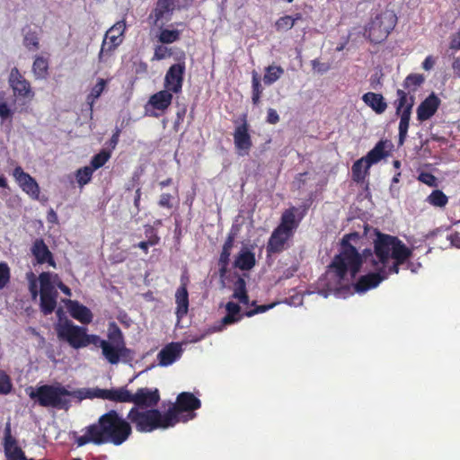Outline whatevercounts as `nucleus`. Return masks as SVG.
I'll use <instances>...</instances> for the list:
<instances>
[{
  "label": "nucleus",
  "mask_w": 460,
  "mask_h": 460,
  "mask_svg": "<svg viewBox=\"0 0 460 460\" xmlns=\"http://www.w3.org/2000/svg\"><path fill=\"white\" fill-rule=\"evenodd\" d=\"M358 237L357 233L343 237L341 251L334 257L327 273L328 276L333 275L339 285L346 286L353 280L362 263L369 264L375 272L361 277L355 284V290L358 293L374 288L390 274L398 273L399 266L412 253V251L397 237L376 232L374 252L366 250L360 256L355 247L349 243L351 239Z\"/></svg>",
  "instance_id": "f257e3e1"
},
{
  "label": "nucleus",
  "mask_w": 460,
  "mask_h": 460,
  "mask_svg": "<svg viewBox=\"0 0 460 460\" xmlns=\"http://www.w3.org/2000/svg\"><path fill=\"white\" fill-rule=\"evenodd\" d=\"M93 169L91 166H84L76 172V181L80 186H84L87 184L91 179L93 172Z\"/></svg>",
  "instance_id": "a19ab883"
},
{
  "label": "nucleus",
  "mask_w": 460,
  "mask_h": 460,
  "mask_svg": "<svg viewBox=\"0 0 460 460\" xmlns=\"http://www.w3.org/2000/svg\"><path fill=\"white\" fill-rule=\"evenodd\" d=\"M427 200L435 207H445L448 201L447 197L439 190H433Z\"/></svg>",
  "instance_id": "58836bf2"
},
{
  "label": "nucleus",
  "mask_w": 460,
  "mask_h": 460,
  "mask_svg": "<svg viewBox=\"0 0 460 460\" xmlns=\"http://www.w3.org/2000/svg\"><path fill=\"white\" fill-rule=\"evenodd\" d=\"M227 314L222 319L221 323L218 327H215L214 331H222L225 325L232 324L238 322L241 319L240 306L234 303L228 302L226 304Z\"/></svg>",
  "instance_id": "c85d7f7f"
},
{
  "label": "nucleus",
  "mask_w": 460,
  "mask_h": 460,
  "mask_svg": "<svg viewBox=\"0 0 460 460\" xmlns=\"http://www.w3.org/2000/svg\"><path fill=\"white\" fill-rule=\"evenodd\" d=\"M396 22V15L392 11H385L377 15L367 31L370 40L375 43L385 40L394 28Z\"/></svg>",
  "instance_id": "9d476101"
},
{
  "label": "nucleus",
  "mask_w": 460,
  "mask_h": 460,
  "mask_svg": "<svg viewBox=\"0 0 460 460\" xmlns=\"http://www.w3.org/2000/svg\"><path fill=\"white\" fill-rule=\"evenodd\" d=\"M59 277L58 274L50 272H42L39 276L40 307L45 314H51L57 305Z\"/></svg>",
  "instance_id": "6e6552de"
},
{
  "label": "nucleus",
  "mask_w": 460,
  "mask_h": 460,
  "mask_svg": "<svg viewBox=\"0 0 460 460\" xmlns=\"http://www.w3.org/2000/svg\"><path fill=\"white\" fill-rule=\"evenodd\" d=\"M391 147V144L387 140L379 141L375 147L370 150L364 158L367 161V168H370L371 165L377 164L382 159L388 155V149Z\"/></svg>",
  "instance_id": "412c9836"
},
{
  "label": "nucleus",
  "mask_w": 460,
  "mask_h": 460,
  "mask_svg": "<svg viewBox=\"0 0 460 460\" xmlns=\"http://www.w3.org/2000/svg\"><path fill=\"white\" fill-rule=\"evenodd\" d=\"M434 63H435V62H434L433 58H432L430 56H429V57H427V58H425V60L423 61V63H422V67H423V69H425L426 71H429V70H430V69L433 67Z\"/></svg>",
  "instance_id": "052dcab7"
},
{
  "label": "nucleus",
  "mask_w": 460,
  "mask_h": 460,
  "mask_svg": "<svg viewBox=\"0 0 460 460\" xmlns=\"http://www.w3.org/2000/svg\"><path fill=\"white\" fill-rule=\"evenodd\" d=\"M158 237H155V239L150 240L148 242H140L137 244V247L144 250L145 252H147L148 246L156 244L158 243Z\"/></svg>",
  "instance_id": "bf43d9fd"
},
{
  "label": "nucleus",
  "mask_w": 460,
  "mask_h": 460,
  "mask_svg": "<svg viewBox=\"0 0 460 460\" xmlns=\"http://www.w3.org/2000/svg\"><path fill=\"white\" fill-rule=\"evenodd\" d=\"M10 278L9 268L5 263H0V289L5 286Z\"/></svg>",
  "instance_id": "09e8293b"
},
{
  "label": "nucleus",
  "mask_w": 460,
  "mask_h": 460,
  "mask_svg": "<svg viewBox=\"0 0 460 460\" xmlns=\"http://www.w3.org/2000/svg\"><path fill=\"white\" fill-rule=\"evenodd\" d=\"M101 388H80L74 391H69V398H75L78 402H81L84 399H93L100 398Z\"/></svg>",
  "instance_id": "2f4dec72"
},
{
  "label": "nucleus",
  "mask_w": 460,
  "mask_h": 460,
  "mask_svg": "<svg viewBox=\"0 0 460 460\" xmlns=\"http://www.w3.org/2000/svg\"><path fill=\"white\" fill-rule=\"evenodd\" d=\"M299 17V15H297L296 18H293L289 15L280 17L275 23L277 31H286L290 30L295 25L296 20Z\"/></svg>",
  "instance_id": "79ce46f5"
},
{
  "label": "nucleus",
  "mask_w": 460,
  "mask_h": 460,
  "mask_svg": "<svg viewBox=\"0 0 460 460\" xmlns=\"http://www.w3.org/2000/svg\"><path fill=\"white\" fill-rule=\"evenodd\" d=\"M111 154L108 151L102 150L96 155H94L91 161V167L93 170H97L103 166L105 163L110 159Z\"/></svg>",
  "instance_id": "37998d69"
},
{
  "label": "nucleus",
  "mask_w": 460,
  "mask_h": 460,
  "mask_svg": "<svg viewBox=\"0 0 460 460\" xmlns=\"http://www.w3.org/2000/svg\"><path fill=\"white\" fill-rule=\"evenodd\" d=\"M94 426L102 444L112 443L116 446L125 442L132 430L130 424L115 411L102 415Z\"/></svg>",
  "instance_id": "f03ea898"
},
{
  "label": "nucleus",
  "mask_w": 460,
  "mask_h": 460,
  "mask_svg": "<svg viewBox=\"0 0 460 460\" xmlns=\"http://www.w3.org/2000/svg\"><path fill=\"white\" fill-rule=\"evenodd\" d=\"M440 100L434 93L427 97L417 109V118L424 121L431 118L438 109Z\"/></svg>",
  "instance_id": "aec40b11"
},
{
  "label": "nucleus",
  "mask_w": 460,
  "mask_h": 460,
  "mask_svg": "<svg viewBox=\"0 0 460 460\" xmlns=\"http://www.w3.org/2000/svg\"><path fill=\"white\" fill-rule=\"evenodd\" d=\"M254 264V254L246 248L241 250L234 261V266L242 270H251Z\"/></svg>",
  "instance_id": "c756f323"
},
{
  "label": "nucleus",
  "mask_w": 460,
  "mask_h": 460,
  "mask_svg": "<svg viewBox=\"0 0 460 460\" xmlns=\"http://www.w3.org/2000/svg\"><path fill=\"white\" fill-rule=\"evenodd\" d=\"M102 349L105 359L111 365H117L123 358H127L128 349L126 348L122 333L117 327L110 332L109 340H102L98 336V341L93 344Z\"/></svg>",
  "instance_id": "0eeeda50"
},
{
  "label": "nucleus",
  "mask_w": 460,
  "mask_h": 460,
  "mask_svg": "<svg viewBox=\"0 0 460 460\" xmlns=\"http://www.w3.org/2000/svg\"><path fill=\"white\" fill-rule=\"evenodd\" d=\"M233 296L243 304H248V296L245 291V282L243 279H238L234 285Z\"/></svg>",
  "instance_id": "ea45409f"
},
{
  "label": "nucleus",
  "mask_w": 460,
  "mask_h": 460,
  "mask_svg": "<svg viewBox=\"0 0 460 460\" xmlns=\"http://www.w3.org/2000/svg\"><path fill=\"white\" fill-rule=\"evenodd\" d=\"M12 387L10 379L4 373H0V394H6Z\"/></svg>",
  "instance_id": "de8ad7c7"
},
{
  "label": "nucleus",
  "mask_w": 460,
  "mask_h": 460,
  "mask_svg": "<svg viewBox=\"0 0 460 460\" xmlns=\"http://www.w3.org/2000/svg\"><path fill=\"white\" fill-rule=\"evenodd\" d=\"M399 115H400L399 137H400V141L402 142L407 135V132H408L411 115H408V112L406 114H405V112H403L402 114H399Z\"/></svg>",
  "instance_id": "c03bdc74"
},
{
  "label": "nucleus",
  "mask_w": 460,
  "mask_h": 460,
  "mask_svg": "<svg viewBox=\"0 0 460 460\" xmlns=\"http://www.w3.org/2000/svg\"><path fill=\"white\" fill-rule=\"evenodd\" d=\"M100 394V398L114 402H131L133 400V394L123 387L119 389H101Z\"/></svg>",
  "instance_id": "b1692460"
},
{
  "label": "nucleus",
  "mask_w": 460,
  "mask_h": 460,
  "mask_svg": "<svg viewBox=\"0 0 460 460\" xmlns=\"http://www.w3.org/2000/svg\"><path fill=\"white\" fill-rule=\"evenodd\" d=\"M451 48L460 49V32L453 39Z\"/></svg>",
  "instance_id": "69168bd1"
},
{
  "label": "nucleus",
  "mask_w": 460,
  "mask_h": 460,
  "mask_svg": "<svg viewBox=\"0 0 460 460\" xmlns=\"http://www.w3.org/2000/svg\"><path fill=\"white\" fill-rule=\"evenodd\" d=\"M184 70V64L179 63L172 65L165 74L164 82V89L173 93H180L182 88Z\"/></svg>",
  "instance_id": "2eb2a0df"
},
{
  "label": "nucleus",
  "mask_w": 460,
  "mask_h": 460,
  "mask_svg": "<svg viewBox=\"0 0 460 460\" xmlns=\"http://www.w3.org/2000/svg\"><path fill=\"white\" fill-rule=\"evenodd\" d=\"M369 168H367V161L364 157L357 160L352 165V176L356 181H361L365 179Z\"/></svg>",
  "instance_id": "f704fd0d"
},
{
  "label": "nucleus",
  "mask_w": 460,
  "mask_h": 460,
  "mask_svg": "<svg viewBox=\"0 0 460 460\" xmlns=\"http://www.w3.org/2000/svg\"><path fill=\"white\" fill-rule=\"evenodd\" d=\"M140 198H141V190H140V189H137L136 190V196H135V199H134V205L137 208H138V206H139Z\"/></svg>",
  "instance_id": "774afa93"
},
{
  "label": "nucleus",
  "mask_w": 460,
  "mask_h": 460,
  "mask_svg": "<svg viewBox=\"0 0 460 460\" xmlns=\"http://www.w3.org/2000/svg\"><path fill=\"white\" fill-rule=\"evenodd\" d=\"M88 443H93L96 445L102 444L101 437H99L97 429L93 425L89 426L84 435L76 438V444L78 447H82Z\"/></svg>",
  "instance_id": "7c9ffc66"
},
{
  "label": "nucleus",
  "mask_w": 460,
  "mask_h": 460,
  "mask_svg": "<svg viewBox=\"0 0 460 460\" xmlns=\"http://www.w3.org/2000/svg\"><path fill=\"white\" fill-rule=\"evenodd\" d=\"M234 142L239 155L243 156L249 154L252 144L246 123L236 127L234 133Z\"/></svg>",
  "instance_id": "f3484780"
},
{
  "label": "nucleus",
  "mask_w": 460,
  "mask_h": 460,
  "mask_svg": "<svg viewBox=\"0 0 460 460\" xmlns=\"http://www.w3.org/2000/svg\"><path fill=\"white\" fill-rule=\"evenodd\" d=\"M396 105V113L405 114L408 112V115L411 114V109L414 105V96L410 93H405L403 90H397V100L395 102Z\"/></svg>",
  "instance_id": "393cba45"
},
{
  "label": "nucleus",
  "mask_w": 460,
  "mask_h": 460,
  "mask_svg": "<svg viewBox=\"0 0 460 460\" xmlns=\"http://www.w3.org/2000/svg\"><path fill=\"white\" fill-rule=\"evenodd\" d=\"M49 63L42 57H37L32 65V73L36 79H43L48 74Z\"/></svg>",
  "instance_id": "473e14b6"
},
{
  "label": "nucleus",
  "mask_w": 460,
  "mask_h": 460,
  "mask_svg": "<svg viewBox=\"0 0 460 460\" xmlns=\"http://www.w3.org/2000/svg\"><path fill=\"white\" fill-rule=\"evenodd\" d=\"M125 30V22L119 21L106 31L99 54V58L101 60L103 58L105 54L111 53L118 46L122 43Z\"/></svg>",
  "instance_id": "f8f14e48"
},
{
  "label": "nucleus",
  "mask_w": 460,
  "mask_h": 460,
  "mask_svg": "<svg viewBox=\"0 0 460 460\" xmlns=\"http://www.w3.org/2000/svg\"><path fill=\"white\" fill-rule=\"evenodd\" d=\"M13 176L20 188L28 194L31 199H38L40 197V187L37 181L22 167L17 166L13 172Z\"/></svg>",
  "instance_id": "4468645a"
},
{
  "label": "nucleus",
  "mask_w": 460,
  "mask_h": 460,
  "mask_svg": "<svg viewBox=\"0 0 460 460\" xmlns=\"http://www.w3.org/2000/svg\"><path fill=\"white\" fill-rule=\"evenodd\" d=\"M362 100L377 114H382L387 108V103L380 93L368 92L362 96Z\"/></svg>",
  "instance_id": "a878e982"
},
{
  "label": "nucleus",
  "mask_w": 460,
  "mask_h": 460,
  "mask_svg": "<svg viewBox=\"0 0 460 460\" xmlns=\"http://www.w3.org/2000/svg\"><path fill=\"white\" fill-rule=\"evenodd\" d=\"M56 331L58 339L66 341L76 349L98 341L97 335L87 334L85 328L75 325L69 320L59 322L56 326Z\"/></svg>",
  "instance_id": "423d86ee"
},
{
  "label": "nucleus",
  "mask_w": 460,
  "mask_h": 460,
  "mask_svg": "<svg viewBox=\"0 0 460 460\" xmlns=\"http://www.w3.org/2000/svg\"><path fill=\"white\" fill-rule=\"evenodd\" d=\"M31 252L36 258L38 263L48 262L50 266L56 267V263L52 258V254L43 240L38 239L34 242Z\"/></svg>",
  "instance_id": "5701e85b"
},
{
  "label": "nucleus",
  "mask_w": 460,
  "mask_h": 460,
  "mask_svg": "<svg viewBox=\"0 0 460 460\" xmlns=\"http://www.w3.org/2000/svg\"><path fill=\"white\" fill-rule=\"evenodd\" d=\"M177 8L175 0H158L156 6L150 14L149 19L159 29L171 20L174 9Z\"/></svg>",
  "instance_id": "ddd939ff"
},
{
  "label": "nucleus",
  "mask_w": 460,
  "mask_h": 460,
  "mask_svg": "<svg viewBox=\"0 0 460 460\" xmlns=\"http://www.w3.org/2000/svg\"><path fill=\"white\" fill-rule=\"evenodd\" d=\"M26 394L43 407L66 410L70 406L69 390L60 384L30 386Z\"/></svg>",
  "instance_id": "7ed1b4c3"
},
{
  "label": "nucleus",
  "mask_w": 460,
  "mask_h": 460,
  "mask_svg": "<svg viewBox=\"0 0 460 460\" xmlns=\"http://www.w3.org/2000/svg\"><path fill=\"white\" fill-rule=\"evenodd\" d=\"M283 73L284 70L282 67L278 66H270L266 68L263 81L268 85L272 84L283 75Z\"/></svg>",
  "instance_id": "c9c22d12"
},
{
  "label": "nucleus",
  "mask_w": 460,
  "mask_h": 460,
  "mask_svg": "<svg viewBox=\"0 0 460 460\" xmlns=\"http://www.w3.org/2000/svg\"><path fill=\"white\" fill-rule=\"evenodd\" d=\"M300 220L301 217H297V208H291L285 210L279 226L273 231L269 240L268 251L271 252L282 251L287 241L293 236Z\"/></svg>",
  "instance_id": "39448f33"
},
{
  "label": "nucleus",
  "mask_w": 460,
  "mask_h": 460,
  "mask_svg": "<svg viewBox=\"0 0 460 460\" xmlns=\"http://www.w3.org/2000/svg\"><path fill=\"white\" fill-rule=\"evenodd\" d=\"M15 102L13 100L9 101L6 93L4 91L0 90V119L1 122H4L6 120H12L14 113L15 108L13 107Z\"/></svg>",
  "instance_id": "cd10ccee"
},
{
  "label": "nucleus",
  "mask_w": 460,
  "mask_h": 460,
  "mask_svg": "<svg viewBox=\"0 0 460 460\" xmlns=\"http://www.w3.org/2000/svg\"><path fill=\"white\" fill-rule=\"evenodd\" d=\"M424 82V77L420 74L410 75L404 80V87L408 92L414 93L418 87Z\"/></svg>",
  "instance_id": "e433bc0d"
},
{
  "label": "nucleus",
  "mask_w": 460,
  "mask_h": 460,
  "mask_svg": "<svg viewBox=\"0 0 460 460\" xmlns=\"http://www.w3.org/2000/svg\"><path fill=\"white\" fill-rule=\"evenodd\" d=\"M230 253H231L230 251H226L224 249L222 250V252H221L220 258H219V264L221 266V268H220L221 275H224L226 271V267H227V264L229 261Z\"/></svg>",
  "instance_id": "8fccbe9b"
},
{
  "label": "nucleus",
  "mask_w": 460,
  "mask_h": 460,
  "mask_svg": "<svg viewBox=\"0 0 460 460\" xmlns=\"http://www.w3.org/2000/svg\"><path fill=\"white\" fill-rule=\"evenodd\" d=\"M200 407V401L196 398L191 393H181L176 400V402L169 408L167 413H172V426L181 421L186 422L195 417L192 411Z\"/></svg>",
  "instance_id": "1a4fd4ad"
},
{
  "label": "nucleus",
  "mask_w": 460,
  "mask_h": 460,
  "mask_svg": "<svg viewBox=\"0 0 460 460\" xmlns=\"http://www.w3.org/2000/svg\"><path fill=\"white\" fill-rule=\"evenodd\" d=\"M62 302L66 305L73 318L82 323H90L92 322L93 314L89 308L75 300L64 299Z\"/></svg>",
  "instance_id": "a211bd4d"
},
{
  "label": "nucleus",
  "mask_w": 460,
  "mask_h": 460,
  "mask_svg": "<svg viewBox=\"0 0 460 460\" xmlns=\"http://www.w3.org/2000/svg\"><path fill=\"white\" fill-rule=\"evenodd\" d=\"M274 305H261V306H258L255 310L253 311H250V312H247L246 313V315L251 317L252 315H254L255 314H259V313H264L266 312L268 309L270 308H272Z\"/></svg>",
  "instance_id": "4d7b16f0"
},
{
  "label": "nucleus",
  "mask_w": 460,
  "mask_h": 460,
  "mask_svg": "<svg viewBox=\"0 0 460 460\" xmlns=\"http://www.w3.org/2000/svg\"><path fill=\"white\" fill-rule=\"evenodd\" d=\"M180 37L178 30L162 29L158 35V40L164 44H170L176 41Z\"/></svg>",
  "instance_id": "4c0bfd02"
},
{
  "label": "nucleus",
  "mask_w": 460,
  "mask_h": 460,
  "mask_svg": "<svg viewBox=\"0 0 460 460\" xmlns=\"http://www.w3.org/2000/svg\"><path fill=\"white\" fill-rule=\"evenodd\" d=\"M279 120V116L274 109L268 110L267 121L270 124H276Z\"/></svg>",
  "instance_id": "6e6d98bb"
},
{
  "label": "nucleus",
  "mask_w": 460,
  "mask_h": 460,
  "mask_svg": "<svg viewBox=\"0 0 460 460\" xmlns=\"http://www.w3.org/2000/svg\"><path fill=\"white\" fill-rule=\"evenodd\" d=\"M172 92L164 89L159 91L158 93L150 96L147 106H151L158 111H165L172 103Z\"/></svg>",
  "instance_id": "4be33fe9"
},
{
  "label": "nucleus",
  "mask_w": 460,
  "mask_h": 460,
  "mask_svg": "<svg viewBox=\"0 0 460 460\" xmlns=\"http://www.w3.org/2000/svg\"><path fill=\"white\" fill-rule=\"evenodd\" d=\"M456 232L451 234L448 239L454 246L460 248V224H456Z\"/></svg>",
  "instance_id": "864d4df0"
},
{
  "label": "nucleus",
  "mask_w": 460,
  "mask_h": 460,
  "mask_svg": "<svg viewBox=\"0 0 460 460\" xmlns=\"http://www.w3.org/2000/svg\"><path fill=\"white\" fill-rule=\"evenodd\" d=\"M252 93H262V88L260 83V77L256 72L252 73Z\"/></svg>",
  "instance_id": "5fc2aeb1"
},
{
  "label": "nucleus",
  "mask_w": 460,
  "mask_h": 460,
  "mask_svg": "<svg viewBox=\"0 0 460 460\" xmlns=\"http://www.w3.org/2000/svg\"><path fill=\"white\" fill-rule=\"evenodd\" d=\"M172 50L163 45H159L155 49L153 59L162 60L172 56Z\"/></svg>",
  "instance_id": "a18cd8bd"
},
{
  "label": "nucleus",
  "mask_w": 460,
  "mask_h": 460,
  "mask_svg": "<svg viewBox=\"0 0 460 460\" xmlns=\"http://www.w3.org/2000/svg\"><path fill=\"white\" fill-rule=\"evenodd\" d=\"M159 205L161 207L171 208L172 207L171 195L170 194L161 195L160 199H159Z\"/></svg>",
  "instance_id": "13d9d810"
},
{
  "label": "nucleus",
  "mask_w": 460,
  "mask_h": 460,
  "mask_svg": "<svg viewBox=\"0 0 460 460\" xmlns=\"http://www.w3.org/2000/svg\"><path fill=\"white\" fill-rule=\"evenodd\" d=\"M28 279H29V288H30L31 296L33 299H36L39 295V291H38L37 280L35 279L34 274L30 273L28 275Z\"/></svg>",
  "instance_id": "3c124183"
},
{
  "label": "nucleus",
  "mask_w": 460,
  "mask_h": 460,
  "mask_svg": "<svg viewBox=\"0 0 460 460\" xmlns=\"http://www.w3.org/2000/svg\"><path fill=\"white\" fill-rule=\"evenodd\" d=\"M108 81L102 78H98L96 84L92 87L90 93L87 96V102L93 107L95 101L101 96L106 88Z\"/></svg>",
  "instance_id": "72a5a7b5"
},
{
  "label": "nucleus",
  "mask_w": 460,
  "mask_h": 460,
  "mask_svg": "<svg viewBox=\"0 0 460 460\" xmlns=\"http://www.w3.org/2000/svg\"><path fill=\"white\" fill-rule=\"evenodd\" d=\"M172 413L163 414L158 410H145L139 407H133L128 419L133 423L139 432H151L155 429H165L172 426Z\"/></svg>",
  "instance_id": "20e7f679"
},
{
  "label": "nucleus",
  "mask_w": 460,
  "mask_h": 460,
  "mask_svg": "<svg viewBox=\"0 0 460 460\" xmlns=\"http://www.w3.org/2000/svg\"><path fill=\"white\" fill-rule=\"evenodd\" d=\"M64 294H66V296H70L72 295L71 293V289L66 287V285H64L62 283V281L59 279V282H58V287Z\"/></svg>",
  "instance_id": "e2e57ef3"
},
{
  "label": "nucleus",
  "mask_w": 460,
  "mask_h": 460,
  "mask_svg": "<svg viewBox=\"0 0 460 460\" xmlns=\"http://www.w3.org/2000/svg\"><path fill=\"white\" fill-rule=\"evenodd\" d=\"M24 45L29 50H37L40 48L39 40L34 34L25 36Z\"/></svg>",
  "instance_id": "49530a36"
},
{
  "label": "nucleus",
  "mask_w": 460,
  "mask_h": 460,
  "mask_svg": "<svg viewBox=\"0 0 460 460\" xmlns=\"http://www.w3.org/2000/svg\"><path fill=\"white\" fill-rule=\"evenodd\" d=\"M159 400L160 395L158 389L144 387L139 388L135 394H133V400L131 402L136 404L135 407H153L157 404Z\"/></svg>",
  "instance_id": "dca6fc26"
},
{
  "label": "nucleus",
  "mask_w": 460,
  "mask_h": 460,
  "mask_svg": "<svg viewBox=\"0 0 460 460\" xmlns=\"http://www.w3.org/2000/svg\"><path fill=\"white\" fill-rule=\"evenodd\" d=\"M175 302L177 305L176 314L178 319H181L187 314L189 309L188 291L185 286H181L177 289Z\"/></svg>",
  "instance_id": "bb28decb"
},
{
  "label": "nucleus",
  "mask_w": 460,
  "mask_h": 460,
  "mask_svg": "<svg viewBox=\"0 0 460 460\" xmlns=\"http://www.w3.org/2000/svg\"><path fill=\"white\" fill-rule=\"evenodd\" d=\"M233 245H234V237L230 235V236H228L227 240L224 243L223 249L231 252Z\"/></svg>",
  "instance_id": "680f3d73"
},
{
  "label": "nucleus",
  "mask_w": 460,
  "mask_h": 460,
  "mask_svg": "<svg viewBox=\"0 0 460 460\" xmlns=\"http://www.w3.org/2000/svg\"><path fill=\"white\" fill-rule=\"evenodd\" d=\"M7 82L15 98L13 102L22 100L30 102L34 98L35 93L31 83L17 67H13L10 70Z\"/></svg>",
  "instance_id": "9b49d317"
},
{
  "label": "nucleus",
  "mask_w": 460,
  "mask_h": 460,
  "mask_svg": "<svg viewBox=\"0 0 460 460\" xmlns=\"http://www.w3.org/2000/svg\"><path fill=\"white\" fill-rule=\"evenodd\" d=\"M454 71L460 75V58H456L452 65Z\"/></svg>",
  "instance_id": "338daca9"
},
{
  "label": "nucleus",
  "mask_w": 460,
  "mask_h": 460,
  "mask_svg": "<svg viewBox=\"0 0 460 460\" xmlns=\"http://www.w3.org/2000/svg\"><path fill=\"white\" fill-rule=\"evenodd\" d=\"M193 0H175V4L177 5V8H184L188 6Z\"/></svg>",
  "instance_id": "0e129e2a"
},
{
  "label": "nucleus",
  "mask_w": 460,
  "mask_h": 460,
  "mask_svg": "<svg viewBox=\"0 0 460 460\" xmlns=\"http://www.w3.org/2000/svg\"><path fill=\"white\" fill-rule=\"evenodd\" d=\"M419 180L429 185V186H436V183H437V179L434 175H432L431 173H429V172H422L419 175Z\"/></svg>",
  "instance_id": "603ef678"
},
{
  "label": "nucleus",
  "mask_w": 460,
  "mask_h": 460,
  "mask_svg": "<svg viewBox=\"0 0 460 460\" xmlns=\"http://www.w3.org/2000/svg\"><path fill=\"white\" fill-rule=\"evenodd\" d=\"M181 344L178 342H172L165 346L157 355L159 365L167 367L175 362L181 355Z\"/></svg>",
  "instance_id": "6ab92c4d"
}]
</instances>
